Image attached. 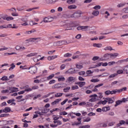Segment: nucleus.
I'll return each mask as SVG.
<instances>
[{"label":"nucleus","mask_w":128,"mask_h":128,"mask_svg":"<svg viewBox=\"0 0 128 128\" xmlns=\"http://www.w3.org/2000/svg\"><path fill=\"white\" fill-rule=\"evenodd\" d=\"M6 122L8 124H14V120H10L6 121Z\"/></svg>","instance_id":"ea45409f"},{"label":"nucleus","mask_w":128,"mask_h":128,"mask_svg":"<svg viewBox=\"0 0 128 128\" xmlns=\"http://www.w3.org/2000/svg\"><path fill=\"white\" fill-rule=\"evenodd\" d=\"M85 74H86V72L84 71H82L78 72V74L80 76H84Z\"/></svg>","instance_id":"49530a36"},{"label":"nucleus","mask_w":128,"mask_h":128,"mask_svg":"<svg viewBox=\"0 0 128 128\" xmlns=\"http://www.w3.org/2000/svg\"><path fill=\"white\" fill-rule=\"evenodd\" d=\"M76 68L80 69V68H84V66L82 65H79V64H76Z\"/></svg>","instance_id":"79ce46f5"},{"label":"nucleus","mask_w":128,"mask_h":128,"mask_svg":"<svg viewBox=\"0 0 128 128\" xmlns=\"http://www.w3.org/2000/svg\"><path fill=\"white\" fill-rule=\"evenodd\" d=\"M40 110H42V114H47V112H50V108H44L42 109H38Z\"/></svg>","instance_id":"1a4fd4ad"},{"label":"nucleus","mask_w":128,"mask_h":128,"mask_svg":"<svg viewBox=\"0 0 128 128\" xmlns=\"http://www.w3.org/2000/svg\"><path fill=\"white\" fill-rule=\"evenodd\" d=\"M9 90H10V94L12 92H18V88L16 87H9Z\"/></svg>","instance_id":"39448f33"},{"label":"nucleus","mask_w":128,"mask_h":128,"mask_svg":"<svg viewBox=\"0 0 128 128\" xmlns=\"http://www.w3.org/2000/svg\"><path fill=\"white\" fill-rule=\"evenodd\" d=\"M102 110L104 112H108V110L106 109V106L103 107V108H102Z\"/></svg>","instance_id":"4d7b16f0"},{"label":"nucleus","mask_w":128,"mask_h":128,"mask_svg":"<svg viewBox=\"0 0 128 128\" xmlns=\"http://www.w3.org/2000/svg\"><path fill=\"white\" fill-rule=\"evenodd\" d=\"M88 28H90V26H78L77 27L76 30H86Z\"/></svg>","instance_id":"20e7f679"},{"label":"nucleus","mask_w":128,"mask_h":128,"mask_svg":"<svg viewBox=\"0 0 128 128\" xmlns=\"http://www.w3.org/2000/svg\"><path fill=\"white\" fill-rule=\"evenodd\" d=\"M8 26H6V25H3V26H0V28L2 29V28H8Z\"/></svg>","instance_id":"864d4df0"},{"label":"nucleus","mask_w":128,"mask_h":128,"mask_svg":"<svg viewBox=\"0 0 128 128\" xmlns=\"http://www.w3.org/2000/svg\"><path fill=\"white\" fill-rule=\"evenodd\" d=\"M124 73V70H117V74H122Z\"/></svg>","instance_id":"a18cd8bd"},{"label":"nucleus","mask_w":128,"mask_h":128,"mask_svg":"<svg viewBox=\"0 0 128 128\" xmlns=\"http://www.w3.org/2000/svg\"><path fill=\"white\" fill-rule=\"evenodd\" d=\"M88 116H96V113L90 112V113L88 114Z\"/></svg>","instance_id":"4c0bfd02"},{"label":"nucleus","mask_w":128,"mask_h":128,"mask_svg":"<svg viewBox=\"0 0 128 128\" xmlns=\"http://www.w3.org/2000/svg\"><path fill=\"white\" fill-rule=\"evenodd\" d=\"M94 10H100V6L97 5L93 8Z\"/></svg>","instance_id":"f704fd0d"},{"label":"nucleus","mask_w":128,"mask_h":128,"mask_svg":"<svg viewBox=\"0 0 128 128\" xmlns=\"http://www.w3.org/2000/svg\"><path fill=\"white\" fill-rule=\"evenodd\" d=\"M74 77H69L68 78V82H73V80H74Z\"/></svg>","instance_id":"c85d7f7f"},{"label":"nucleus","mask_w":128,"mask_h":128,"mask_svg":"<svg viewBox=\"0 0 128 128\" xmlns=\"http://www.w3.org/2000/svg\"><path fill=\"white\" fill-rule=\"evenodd\" d=\"M14 20V18H12V16H8L6 18V20Z\"/></svg>","instance_id":"c03bdc74"},{"label":"nucleus","mask_w":128,"mask_h":128,"mask_svg":"<svg viewBox=\"0 0 128 128\" xmlns=\"http://www.w3.org/2000/svg\"><path fill=\"white\" fill-rule=\"evenodd\" d=\"M90 98H98V95L96 94H92L90 96Z\"/></svg>","instance_id":"680f3d73"},{"label":"nucleus","mask_w":128,"mask_h":128,"mask_svg":"<svg viewBox=\"0 0 128 128\" xmlns=\"http://www.w3.org/2000/svg\"><path fill=\"white\" fill-rule=\"evenodd\" d=\"M92 104L88 102L87 104H86V106H93Z\"/></svg>","instance_id":"8fccbe9b"},{"label":"nucleus","mask_w":128,"mask_h":128,"mask_svg":"<svg viewBox=\"0 0 128 128\" xmlns=\"http://www.w3.org/2000/svg\"><path fill=\"white\" fill-rule=\"evenodd\" d=\"M92 14H93V16H98V14H100V12H98V10H94L92 12Z\"/></svg>","instance_id":"dca6fc26"},{"label":"nucleus","mask_w":128,"mask_h":128,"mask_svg":"<svg viewBox=\"0 0 128 128\" xmlns=\"http://www.w3.org/2000/svg\"><path fill=\"white\" fill-rule=\"evenodd\" d=\"M81 15L82 11L78 10L71 15V18H80Z\"/></svg>","instance_id":"f257e3e1"},{"label":"nucleus","mask_w":128,"mask_h":128,"mask_svg":"<svg viewBox=\"0 0 128 128\" xmlns=\"http://www.w3.org/2000/svg\"><path fill=\"white\" fill-rule=\"evenodd\" d=\"M40 40V38H30V42H34V40Z\"/></svg>","instance_id":"393cba45"},{"label":"nucleus","mask_w":128,"mask_h":128,"mask_svg":"<svg viewBox=\"0 0 128 128\" xmlns=\"http://www.w3.org/2000/svg\"><path fill=\"white\" fill-rule=\"evenodd\" d=\"M28 70H30V71H29V72H30V74H34L38 70V68H36V66H30L28 68Z\"/></svg>","instance_id":"f03ea898"},{"label":"nucleus","mask_w":128,"mask_h":128,"mask_svg":"<svg viewBox=\"0 0 128 128\" xmlns=\"http://www.w3.org/2000/svg\"><path fill=\"white\" fill-rule=\"evenodd\" d=\"M76 2V0H67V3L72 4H74Z\"/></svg>","instance_id":"cd10ccee"},{"label":"nucleus","mask_w":128,"mask_h":128,"mask_svg":"<svg viewBox=\"0 0 128 128\" xmlns=\"http://www.w3.org/2000/svg\"><path fill=\"white\" fill-rule=\"evenodd\" d=\"M73 24L76 26H80V24H78V21H75L73 22Z\"/></svg>","instance_id":"3c124183"},{"label":"nucleus","mask_w":128,"mask_h":128,"mask_svg":"<svg viewBox=\"0 0 128 128\" xmlns=\"http://www.w3.org/2000/svg\"><path fill=\"white\" fill-rule=\"evenodd\" d=\"M76 72H78V70H76V69H74V68H70L68 70L66 71L65 72V74H76Z\"/></svg>","instance_id":"7ed1b4c3"},{"label":"nucleus","mask_w":128,"mask_h":128,"mask_svg":"<svg viewBox=\"0 0 128 128\" xmlns=\"http://www.w3.org/2000/svg\"><path fill=\"white\" fill-rule=\"evenodd\" d=\"M32 89L30 88H27L24 90V92H32Z\"/></svg>","instance_id":"58836bf2"},{"label":"nucleus","mask_w":128,"mask_h":128,"mask_svg":"<svg viewBox=\"0 0 128 128\" xmlns=\"http://www.w3.org/2000/svg\"><path fill=\"white\" fill-rule=\"evenodd\" d=\"M102 44H93V46L96 47V48H102Z\"/></svg>","instance_id":"412c9836"},{"label":"nucleus","mask_w":128,"mask_h":128,"mask_svg":"<svg viewBox=\"0 0 128 128\" xmlns=\"http://www.w3.org/2000/svg\"><path fill=\"white\" fill-rule=\"evenodd\" d=\"M98 58H100L99 56H94V57H93V58H92V60H98Z\"/></svg>","instance_id":"37998d69"},{"label":"nucleus","mask_w":128,"mask_h":128,"mask_svg":"<svg viewBox=\"0 0 128 128\" xmlns=\"http://www.w3.org/2000/svg\"><path fill=\"white\" fill-rule=\"evenodd\" d=\"M38 86H32V90H38Z\"/></svg>","instance_id":"bf43d9fd"},{"label":"nucleus","mask_w":128,"mask_h":128,"mask_svg":"<svg viewBox=\"0 0 128 128\" xmlns=\"http://www.w3.org/2000/svg\"><path fill=\"white\" fill-rule=\"evenodd\" d=\"M62 96V93H57L55 94V98H60Z\"/></svg>","instance_id":"bb28decb"},{"label":"nucleus","mask_w":128,"mask_h":128,"mask_svg":"<svg viewBox=\"0 0 128 128\" xmlns=\"http://www.w3.org/2000/svg\"><path fill=\"white\" fill-rule=\"evenodd\" d=\"M104 50H114V49H112V46H108L104 48Z\"/></svg>","instance_id":"a211bd4d"},{"label":"nucleus","mask_w":128,"mask_h":128,"mask_svg":"<svg viewBox=\"0 0 128 128\" xmlns=\"http://www.w3.org/2000/svg\"><path fill=\"white\" fill-rule=\"evenodd\" d=\"M105 94L108 96V94H110V90H108L104 92Z\"/></svg>","instance_id":"5fc2aeb1"},{"label":"nucleus","mask_w":128,"mask_h":128,"mask_svg":"<svg viewBox=\"0 0 128 128\" xmlns=\"http://www.w3.org/2000/svg\"><path fill=\"white\" fill-rule=\"evenodd\" d=\"M78 86H72V90H78Z\"/></svg>","instance_id":"473e14b6"},{"label":"nucleus","mask_w":128,"mask_h":128,"mask_svg":"<svg viewBox=\"0 0 128 128\" xmlns=\"http://www.w3.org/2000/svg\"><path fill=\"white\" fill-rule=\"evenodd\" d=\"M123 11L126 14H128V7H127L125 8H124Z\"/></svg>","instance_id":"774afa93"},{"label":"nucleus","mask_w":128,"mask_h":128,"mask_svg":"<svg viewBox=\"0 0 128 128\" xmlns=\"http://www.w3.org/2000/svg\"><path fill=\"white\" fill-rule=\"evenodd\" d=\"M82 38V34H78L76 36V38H77L78 40H80V38Z\"/></svg>","instance_id":"603ef678"},{"label":"nucleus","mask_w":128,"mask_h":128,"mask_svg":"<svg viewBox=\"0 0 128 128\" xmlns=\"http://www.w3.org/2000/svg\"><path fill=\"white\" fill-rule=\"evenodd\" d=\"M72 56V54L66 53L64 54V58H70V57Z\"/></svg>","instance_id":"b1692460"},{"label":"nucleus","mask_w":128,"mask_h":128,"mask_svg":"<svg viewBox=\"0 0 128 128\" xmlns=\"http://www.w3.org/2000/svg\"><path fill=\"white\" fill-rule=\"evenodd\" d=\"M79 124H80V122H74L72 124V126H79Z\"/></svg>","instance_id":"052dcab7"},{"label":"nucleus","mask_w":128,"mask_h":128,"mask_svg":"<svg viewBox=\"0 0 128 128\" xmlns=\"http://www.w3.org/2000/svg\"><path fill=\"white\" fill-rule=\"evenodd\" d=\"M104 86V84L102 83L98 85H96L94 88H100V86Z\"/></svg>","instance_id":"13d9d810"},{"label":"nucleus","mask_w":128,"mask_h":128,"mask_svg":"<svg viewBox=\"0 0 128 128\" xmlns=\"http://www.w3.org/2000/svg\"><path fill=\"white\" fill-rule=\"evenodd\" d=\"M56 2H58V0H46L47 4H52Z\"/></svg>","instance_id":"9d476101"},{"label":"nucleus","mask_w":128,"mask_h":128,"mask_svg":"<svg viewBox=\"0 0 128 128\" xmlns=\"http://www.w3.org/2000/svg\"><path fill=\"white\" fill-rule=\"evenodd\" d=\"M118 76V74L115 73V74H112L110 75L109 76V78H114V76Z\"/></svg>","instance_id":"e433bc0d"},{"label":"nucleus","mask_w":128,"mask_h":128,"mask_svg":"<svg viewBox=\"0 0 128 128\" xmlns=\"http://www.w3.org/2000/svg\"><path fill=\"white\" fill-rule=\"evenodd\" d=\"M60 100H62V99H60V98L57 99L55 101L52 102L51 104L52 106H54V104H58V102H60Z\"/></svg>","instance_id":"2eb2a0df"},{"label":"nucleus","mask_w":128,"mask_h":128,"mask_svg":"<svg viewBox=\"0 0 128 128\" xmlns=\"http://www.w3.org/2000/svg\"><path fill=\"white\" fill-rule=\"evenodd\" d=\"M104 58L105 60H110V54H104Z\"/></svg>","instance_id":"4468645a"},{"label":"nucleus","mask_w":128,"mask_h":128,"mask_svg":"<svg viewBox=\"0 0 128 128\" xmlns=\"http://www.w3.org/2000/svg\"><path fill=\"white\" fill-rule=\"evenodd\" d=\"M76 84H78L80 88H82L84 86H86V82H76Z\"/></svg>","instance_id":"6e6552de"},{"label":"nucleus","mask_w":128,"mask_h":128,"mask_svg":"<svg viewBox=\"0 0 128 128\" xmlns=\"http://www.w3.org/2000/svg\"><path fill=\"white\" fill-rule=\"evenodd\" d=\"M76 8V5H70L68 6V8L69 10H74Z\"/></svg>","instance_id":"6ab92c4d"},{"label":"nucleus","mask_w":128,"mask_h":128,"mask_svg":"<svg viewBox=\"0 0 128 128\" xmlns=\"http://www.w3.org/2000/svg\"><path fill=\"white\" fill-rule=\"evenodd\" d=\"M8 124V122L6 120H0V126H6Z\"/></svg>","instance_id":"f8f14e48"},{"label":"nucleus","mask_w":128,"mask_h":128,"mask_svg":"<svg viewBox=\"0 0 128 128\" xmlns=\"http://www.w3.org/2000/svg\"><path fill=\"white\" fill-rule=\"evenodd\" d=\"M1 80H10V78H8L7 76H4L1 78Z\"/></svg>","instance_id":"5701e85b"},{"label":"nucleus","mask_w":128,"mask_h":128,"mask_svg":"<svg viewBox=\"0 0 128 128\" xmlns=\"http://www.w3.org/2000/svg\"><path fill=\"white\" fill-rule=\"evenodd\" d=\"M70 90V87L68 86V87L64 88L63 90H64V92H68V90Z\"/></svg>","instance_id":"2f4dec72"},{"label":"nucleus","mask_w":128,"mask_h":128,"mask_svg":"<svg viewBox=\"0 0 128 128\" xmlns=\"http://www.w3.org/2000/svg\"><path fill=\"white\" fill-rule=\"evenodd\" d=\"M3 112H5V114H8V112H10V108L6 107L3 110Z\"/></svg>","instance_id":"9b49d317"},{"label":"nucleus","mask_w":128,"mask_h":128,"mask_svg":"<svg viewBox=\"0 0 128 128\" xmlns=\"http://www.w3.org/2000/svg\"><path fill=\"white\" fill-rule=\"evenodd\" d=\"M56 82V80H52L49 82L50 84H54Z\"/></svg>","instance_id":"e2e57ef3"},{"label":"nucleus","mask_w":128,"mask_h":128,"mask_svg":"<svg viewBox=\"0 0 128 128\" xmlns=\"http://www.w3.org/2000/svg\"><path fill=\"white\" fill-rule=\"evenodd\" d=\"M54 74H51V75H50V76H49L48 78H48V80H52V78H54Z\"/></svg>","instance_id":"c9c22d12"},{"label":"nucleus","mask_w":128,"mask_h":128,"mask_svg":"<svg viewBox=\"0 0 128 128\" xmlns=\"http://www.w3.org/2000/svg\"><path fill=\"white\" fill-rule=\"evenodd\" d=\"M38 54V53H30V54H28L26 55L27 57H30V56H36Z\"/></svg>","instance_id":"a878e982"},{"label":"nucleus","mask_w":128,"mask_h":128,"mask_svg":"<svg viewBox=\"0 0 128 128\" xmlns=\"http://www.w3.org/2000/svg\"><path fill=\"white\" fill-rule=\"evenodd\" d=\"M98 97H95L93 98H91L89 100V102H96V100H98Z\"/></svg>","instance_id":"ddd939ff"},{"label":"nucleus","mask_w":128,"mask_h":128,"mask_svg":"<svg viewBox=\"0 0 128 128\" xmlns=\"http://www.w3.org/2000/svg\"><path fill=\"white\" fill-rule=\"evenodd\" d=\"M78 80H81L82 82V81L84 80V78H82V76H79Z\"/></svg>","instance_id":"69168bd1"},{"label":"nucleus","mask_w":128,"mask_h":128,"mask_svg":"<svg viewBox=\"0 0 128 128\" xmlns=\"http://www.w3.org/2000/svg\"><path fill=\"white\" fill-rule=\"evenodd\" d=\"M92 82H100V80L98 79H92L90 80Z\"/></svg>","instance_id":"7c9ffc66"},{"label":"nucleus","mask_w":128,"mask_h":128,"mask_svg":"<svg viewBox=\"0 0 128 128\" xmlns=\"http://www.w3.org/2000/svg\"><path fill=\"white\" fill-rule=\"evenodd\" d=\"M43 22H50V21L48 20V18H44Z\"/></svg>","instance_id":"a19ab883"},{"label":"nucleus","mask_w":128,"mask_h":128,"mask_svg":"<svg viewBox=\"0 0 128 128\" xmlns=\"http://www.w3.org/2000/svg\"><path fill=\"white\" fill-rule=\"evenodd\" d=\"M124 6V4H118L117 6L118 8H122V6Z\"/></svg>","instance_id":"338daca9"},{"label":"nucleus","mask_w":128,"mask_h":128,"mask_svg":"<svg viewBox=\"0 0 128 128\" xmlns=\"http://www.w3.org/2000/svg\"><path fill=\"white\" fill-rule=\"evenodd\" d=\"M116 104L114 105V106L116 108V106H120V104H122V102L120 100H118L116 101Z\"/></svg>","instance_id":"f3484780"},{"label":"nucleus","mask_w":128,"mask_h":128,"mask_svg":"<svg viewBox=\"0 0 128 128\" xmlns=\"http://www.w3.org/2000/svg\"><path fill=\"white\" fill-rule=\"evenodd\" d=\"M122 62H124V60H120L116 62V64H122Z\"/></svg>","instance_id":"09e8293b"},{"label":"nucleus","mask_w":128,"mask_h":128,"mask_svg":"<svg viewBox=\"0 0 128 128\" xmlns=\"http://www.w3.org/2000/svg\"><path fill=\"white\" fill-rule=\"evenodd\" d=\"M54 46H62V41H58L54 43Z\"/></svg>","instance_id":"4be33fe9"},{"label":"nucleus","mask_w":128,"mask_h":128,"mask_svg":"<svg viewBox=\"0 0 128 128\" xmlns=\"http://www.w3.org/2000/svg\"><path fill=\"white\" fill-rule=\"evenodd\" d=\"M66 78H64V77H61V78H58V82H64V80H65Z\"/></svg>","instance_id":"72a5a7b5"},{"label":"nucleus","mask_w":128,"mask_h":128,"mask_svg":"<svg viewBox=\"0 0 128 128\" xmlns=\"http://www.w3.org/2000/svg\"><path fill=\"white\" fill-rule=\"evenodd\" d=\"M60 116H66V114H68V112H64V111H63V112H60Z\"/></svg>","instance_id":"c756f323"},{"label":"nucleus","mask_w":128,"mask_h":128,"mask_svg":"<svg viewBox=\"0 0 128 128\" xmlns=\"http://www.w3.org/2000/svg\"><path fill=\"white\" fill-rule=\"evenodd\" d=\"M65 68H66V64H62V65H61L60 68V70H64Z\"/></svg>","instance_id":"6e6d98bb"},{"label":"nucleus","mask_w":128,"mask_h":128,"mask_svg":"<svg viewBox=\"0 0 128 128\" xmlns=\"http://www.w3.org/2000/svg\"><path fill=\"white\" fill-rule=\"evenodd\" d=\"M68 100V99L66 98L65 100H64L62 102H61V105L64 106Z\"/></svg>","instance_id":"de8ad7c7"},{"label":"nucleus","mask_w":128,"mask_h":128,"mask_svg":"<svg viewBox=\"0 0 128 128\" xmlns=\"http://www.w3.org/2000/svg\"><path fill=\"white\" fill-rule=\"evenodd\" d=\"M116 64L115 62H109L108 63V66H112V64Z\"/></svg>","instance_id":"0e129e2a"},{"label":"nucleus","mask_w":128,"mask_h":128,"mask_svg":"<svg viewBox=\"0 0 128 128\" xmlns=\"http://www.w3.org/2000/svg\"><path fill=\"white\" fill-rule=\"evenodd\" d=\"M103 100H107V102L108 104H114V102L112 100V98H103Z\"/></svg>","instance_id":"423d86ee"},{"label":"nucleus","mask_w":128,"mask_h":128,"mask_svg":"<svg viewBox=\"0 0 128 128\" xmlns=\"http://www.w3.org/2000/svg\"><path fill=\"white\" fill-rule=\"evenodd\" d=\"M110 58H116V56H118V53H114V54H110Z\"/></svg>","instance_id":"aec40b11"},{"label":"nucleus","mask_w":128,"mask_h":128,"mask_svg":"<svg viewBox=\"0 0 128 128\" xmlns=\"http://www.w3.org/2000/svg\"><path fill=\"white\" fill-rule=\"evenodd\" d=\"M62 84H65V86H66V84H64V83H58V84H55L54 85V88H62V86H62Z\"/></svg>","instance_id":"0eeeda50"}]
</instances>
